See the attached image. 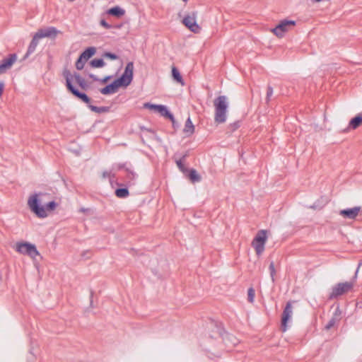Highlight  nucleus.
<instances>
[{
    "instance_id": "nucleus-1",
    "label": "nucleus",
    "mask_w": 362,
    "mask_h": 362,
    "mask_svg": "<svg viewBox=\"0 0 362 362\" xmlns=\"http://www.w3.org/2000/svg\"><path fill=\"white\" fill-rule=\"evenodd\" d=\"M214 121L216 123L222 124L227 119L228 99L226 95H220L214 100Z\"/></svg>"
},
{
    "instance_id": "nucleus-2",
    "label": "nucleus",
    "mask_w": 362,
    "mask_h": 362,
    "mask_svg": "<svg viewBox=\"0 0 362 362\" xmlns=\"http://www.w3.org/2000/svg\"><path fill=\"white\" fill-rule=\"evenodd\" d=\"M28 206L30 211L39 218H45L48 216L45 204H42L40 194H34L29 197Z\"/></svg>"
},
{
    "instance_id": "nucleus-3",
    "label": "nucleus",
    "mask_w": 362,
    "mask_h": 362,
    "mask_svg": "<svg viewBox=\"0 0 362 362\" xmlns=\"http://www.w3.org/2000/svg\"><path fill=\"white\" fill-rule=\"evenodd\" d=\"M15 249L18 253L28 255L33 259H35L37 256L40 255L35 245L30 243L18 242L15 245Z\"/></svg>"
},
{
    "instance_id": "nucleus-4",
    "label": "nucleus",
    "mask_w": 362,
    "mask_h": 362,
    "mask_svg": "<svg viewBox=\"0 0 362 362\" xmlns=\"http://www.w3.org/2000/svg\"><path fill=\"white\" fill-rule=\"evenodd\" d=\"M296 25V21L291 20L281 21L275 28L271 29V32L277 37L281 38L285 33L289 31Z\"/></svg>"
},
{
    "instance_id": "nucleus-5",
    "label": "nucleus",
    "mask_w": 362,
    "mask_h": 362,
    "mask_svg": "<svg viewBox=\"0 0 362 362\" xmlns=\"http://www.w3.org/2000/svg\"><path fill=\"white\" fill-rule=\"evenodd\" d=\"M267 240V231L265 230L258 231L252 243V245L255 248L257 255H262L264 252Z\"/></svg>"
},
{
    "instance_id": "nucleus-6",
    "label": "nucleus",
    "mask_w": 362,
    "mask_h": 362,
    "mask_svg": "<svg viewBox=\"0 0 362 362\" xmlns=\"http://www.w3.org/2000/svg\"><path fill=\"white\" fill-rule=\"evenodd\" d=\"M134 63L132 62H128L124 73L117 78L118 82L120 83L123 87H127L132 81L134 73Z\"/></svg>"
},
{
    "instance_id": "nucleus-7",
    "label": "nucleus",
    "mask_w": 362,
    "mask_h": 362,
    "mask_svg": "<svg viewBox=\"0 0 362 362\" xmlns=\"http://www.w3.org/2000/svg\"><path fill=\"white\" fill-rule=\"evenodd\" d=\"M182 23L194 33H199L201 30L200 26L197 23V13L195 12L187 14L183 18Z\"/></svg>"
},
{
    "instance_id": "nucleus-8",
    "label": "nucleus",
    "mask_w": 362,
    "mask_h": 362,
    "mask_svg": "<svg viewBox=\"0 0 362 362\" xmlns=\"http://www.w3.org/2000/svg\"><path fill=\"white\" fill-rule=\"evenodd\" d=\"M144 107L157 112L161 116L169 118L173 122H174L173 115L168 110L167 107L163 105H154L146 103L144 104Z\"/></svg>"
},
{
    "instance_id": "nucleus-9",
    "label": "nucleus",
    "mask_w": 362,
    "mask_h": 362,
    "mask_svg": "<svg viewBox=\"0 0 362 362\" xmlns=\"http://www.w3.org/2000/svg\"><path fill=\"white\" fill-rule=\"evenodd\" d=\"M354 284L352 282H344L339 283L337 284L335 286L332 288V293H330V298H335L339 296H341L348 291H349L352 287Z\"/></svg>"
},
{
    "instance_id": "nucleus-10",
    "label": "nucleus",
    "mask_w": 362,
    "mask_h": 362,
    "mask_svg": "<svg viewBox=\"0 0 362 362\" xmlns=\"http://www.w3.org/2000/svg\"><path fill=\"white\" fill-rule=\"evenodd\" d=\"M293 315V308L291 302L286 303V307L282 313L281 329L282 332H286L288 329V323L291 322Z\"/></svg>"
},
{
    "instance_id": "nucleus-11",
    "label": "nucleus",
    "mask_w": 362,
    "mask_h": 362,
    "mask_svg": "<svg viewBox=\"0 0 362 362\" xmlns=\"http://www.w3.org/2000/svg\"><path fill=\"white\" fill-rule=\"evenodd\" d=\"M59 33H60V31L58 30L56 28L47 27L38 30L35 34L37 35V37H38L40 39H42L44 37L54 38Z\"/></svg>"
},
{
    "instance_id": "nucleus-12",
    "label": "nucleus",
    "mask_w": 362,
    "mask_h": 362,
    "mask_svg": "<svg viewBox=\"0 0 362 362\" xmlns=\"http://www.w3.org/2000/svg\"><path fill=\"white\" fill-rule=\"evenodd\" d=\"M362 211V207L355 206L353 208L340 210L339 214L344 218L354 219Z\"/></svg>"
},
{
    "instance_id": "nucleus-13",
    "label": "nucleus",
    "mask_w": 362,
    "mask_h": 362,
    "mask_svg": "<svg viewBox=\"0 0 362 362\" xmlns=\"http://www.w3.org/2000/svg\"><path fill=\"white\" fill-rule=\"evenodd\" d=\"M16 60L17 56L15 54H10L8 58L3 59L0 64V74L10 69Z\"/></svg>"
},
{
    "instance_id": "nucleus-14",
    "label": "nucleus",
    "mask_w": 362,
    "mask_h": 362,
    "mask_svg": "<svg viewBox=\"0 0 362 362\" xmlns=\"http://www.w3.org/2000/svg\"><path fill=\"white\" fill-rule=\"evenodd\" d=\"M66 83L67 88L76 97L82 100L86 103H90V98L83 93H80L77 89H76L73 84H71V78L69 76L66 77Z\"/></svg>"
},
{
    "instance_id": "nucleus-15",
    "label": "nucleus",
    "mask_w": 362,
    "mask_h": 362,
    "mask_svg": "<svg viewBox=\"0 0 362 362\" xmlns=\"http://www.w3.org/2000/svg\"><path fill=\"white\" fill-rule=\"evenodd\" d=\"M120 87H123V86L118 82V80L116 79L112 83L106 86L105 88L100 90V93L103 95H109L115 93L117 91L118 88Z\"/></svg>"
},
{
    "instance_id": "nucleus-16",
    "label": "nucleus",
    "mask_w": 362,
    "mask_h": 362,
    "mask_svg": "<svg viewBox=\"0 0 362 362\" xmlns=\"http://www.w3.org/2000/svg\"><path fill=\"white\" fill-rule=\"evenodd\" d=\"M120 87H123V86L118 82V80L116 79L112 83L106 86L105 88L100 90V93L103 95H109L115 93L117 91L118 88Z\"/></svg>"
},
{
    "instance_id": "nucleus-17",
    "label": "nucleus",
    "mask_w": 362,
    "mask_h": 362,
    "mask_svg": "<svg viewBox=\"0 0 362 362\" xmlns=\"http://www.w3.org/2000/svg\"><path fill=\"white\" fill-rule=\"evenodd\" d=\"M66 76H69L71 78V84H72V83L74 82V83H76L77 84H78L82 88H83L84 86L86 85L85 80L81 76H80V75L78 74L71 75L68 73L65 75V78Z\"/></svg>"
},
{
    "instance_id": "nucleus-18",
    "label": "nucleus",
    "mask_w": 362,
    "mask_h": 362,
    "mask_svg": "<svg viewBox=\"0 0 362 362\" xmlns=\"http://www.w3.org/2000/svg\"><path fill=\"white\" fill-rule=\"evenodd\" d=\"M362 124V114H358L355 117L351 119L349 124V128L352 129H357Z\"/></svg>"
},
{
    "instance_id": "nucleus-19",
    "label": "nucleus",
    "mask_w": 362,
    "mask_h": 362,
    "mask_svg": "<svg viewBox=\"0 0 362 362\" xmlns=\"http://www.w3.org/2000/svg\"><path fill=\"white\" fill-rule=\"evenodd\" d=\"M194 132V126L193 125L190 117H188L185 122L183 132L187 136H191Z\"/></svg>"
},
{
    "instance_id": "nucleus-20",
    "label": "nucleus",
    "mask_w": 362,
    "mask_h": 362,
    "mask_svg": "<svg viewBox=\"0 0 362 362\" xmlns=\"http://www.w3.org/2000/svg\"><path fill=\"white\" fill-rule=\"evenodd\" d=\"M107 13L119 18L124 15L125 11L119 6H115L108 9Z\"/></svg>"
},
{
    "instance_id": "nucleus-21",
    "label": "nucleus",
    "mask_w": 362,
    "mask_h": 362,
    "mask_svg": "<svg viewBox=\"0 0 362 362\" xmlns=\"http://www.w3.org/2000/svg\"><path fill=\"white\" fill-rule=\"evenodd\" d=\"M96 52V49L93 47H90L85 49L80 57L86 61H88L90 57H92Z\"/></svg>"
},
{
    "instance_id": "nucleus-22",
    "label": "nucleus",
    "mask_w": 362,
    "mask_h": 362,
    "mask_svg": "<svg viewBox=\"0 0 362 362\" xmlns=\"http://www.w3.org/2000/svg\"><path fill=\"white\" fill-rule=\"evenodd\" d=\"M40 40V39L38 37H37V35L35 34L29 47H28V51L26 53V56H28L35 52Z\"/></svg>"
},
{
    "instance_id": "nucleus-23",
    "label": "nucleus",
    "mask_w": 362,
    "mask_h": 362,
    "mask_svg": "<svg viewBox=\"0 0 362 362\" xmlns=\"http://www.w3.org/2000/svg\"><path fill=\"white\" fill-rule=\"evenodd\" d=\"M172 76L177 82L180 83L182 86L184 85V81L182 80V78L179 72V71L173 66L172 68Z\"/></svg>"
},
{
    "instance_id": "nucleus-24",
    "label": "nucleus",
    "mask_w": 362,
    "mask_h": 362,
    "mask_svg": "<svg viewBox=\"0 0 362 362\" xmlns=\"http://www.w3.org/2000/svg\"><path fill=\"white\" fill-rule=\"evenodd\" d=\"M90 64L93 68H101L105 66V62L103 59H94Z\"/></svg>"
},
{
    "instance_id": "nucleus-25",
    "label": "nucleus",
    "mask_w": 362,
    "mask_h": 362,
    "mask_svg": "<svg viewBox=\"0 0 362 362\" xmlns=\"http://www.w3.org/2000/svg\"><path fill=\"white\" fill-rule=\"evenodd\" d=\"M189 177L192 182H199L201 180L200 175L197 173L195 170H191L189 173Z\"/></svg>"
},
{
    "instance_id": "nucleus-26",
    "label": "nucleus",
    "mask_w": 362,
    "mask_h": 362,
    "mask_svg": "<svg viewBox=\"0 0 362 362\" xmlns=\"http://www.w3.org/2000/svg\"><path fill=\"white\" fill-rule=\"evenodd\" d=\"M115 194L119 198H125L129 195V192L126 188L117 189L115 191Z\"/></svg>"
},
{
    "instance_id": "nucleus-27",
    "label": "nucleus",
    "mask_w": 362,
    "mask_h": 362,
    "mask_svg": "<svg viewBox=\"0 0 362 362\" xmlns=\"http://www.w3.org/2000/svg\"><path fill=\"white\" fill-rule=\"evenodd\" d=\"M86 60H84L83 59H82L81 57H78V60L76 61V68L78 69V70H81L83 69L84 67V65H85V63H86Z\"/></svg>"
},
{
    "instance_id": "nucleus-28",
    "label": "nucleus",
    "mask_w": 362,
    "mask_h": 362,
    "mask_svg": "<svg viewBox=\"0 0 362 362\" xmlns=\"http://www.w3.org/2000/svg\"><path fill=\"white\" fill-rule=\"evenodd\" d=\"M57 204L54 202H49V203L45 204V207L46 209V212L52 211L56 208Z\"/></svg>"
},
{
    "instance_id": "nucleus-29",
    "label": "nucleus",
    "mask_w": 362,
    "mask_h": 362,
    "mask_svg": "<svg viewBox=\"0 0 362 362\" xmlns=\"http://www.w3.org/2000/svg\"><path fill=\"white\" fill-rule=\"evenodd\" d=\"M90 109L95 112H103L107 110V107H96L94 105H89Z\"/></svg>"
},
{
    "instance_id": "nucleus-30",
    "label": "nucleus",
    "mask_w": 362,
    "mask_h": 362,
    "mask_svg": "<svg viewBox=\"0 0 362 362\" xmlns=\"http://www.w3.org/2000/svg\"><path fill=\"white\" fill-rule=\"evenodd\" d=\"M269 269V272H270V276L272 278V282H274V275L276 273L274 262H272L270 263Z\"/></svg>"
},
{
    "instance_id": "nucleus-31",
    "label": "nucleus",
    "mask_w": 362,
    "mask_h": 362,
    "mask_svg": "<svg viewBox=\"0 0 362 362\" xmlns=\"http://www.w3.org/2000/svg\"><path fill=\"white\" fill-rule=\"evenodd\" d=\"M247 296L249 302L253 303L255 299V290L252 288L248 289Z\"/></svg>"
},
{
    "instance_id": "nucleus-32",
    "label": "nucleus",
    "mask_w": 362,
    "mask_h": 362,
    "mask_svg": "<svg viewBox=\"0 0 362 362\" xmlns=\"http://www.w3.org/2000/svg\"><path fill=\"white\" fill-rule=\"evenodd\" d=\"M103 56V57L110 59L111 60H115L118 58V57L115 54L110 52H105Z\"/></svg>"
},
{
    "instance_id": "nucleus-33",
    "label": "nucleus",
    "mask_w": 362,
    "mask_h": 362,
    "mask_svg": "<svg viewBox=\"0 0 362 362\" xmlns=\"http://www.w3.org/2000/svg\"><path fill=\"white\" fill-rule=\"evenodd\" d=\"M336 322H337V318L336 317H332L328 322V323L326 325L325 328L327 329H329L331 327H332L335 325Z\"/></svg>"
},
{
    "instance_id": "nucleus-34",
    "label": "nucleus",
    "mask_w": 362,
    "mask_h": 362,
    "mask_svg": "<svg viewBox=\"0 0 362 362\" xmlns=\"http://www.w3.org/2000/svg\"><path fill=\"white\" fill-rule=\"evenodd\" d=\"M273 95V88L271 86H268L267 92V101L270 100V98Z\"/></svg>"
},
{
    "instance_id": "nucleus-35",
    "label": "nucleus",
    "mask_w": 362,
    "mask_h": 362,
    "mask_svg": "<svg viewBox=\"0 0 362 362\" xmlns=\"http://www.w3.org/2000/svg\"><path fill=\"white\" fill-rule=\"evenodd\" d=\"M100 24L107 29H110L112 28V26L103 19L100 21Z\"/></svg>"
},
{
    "instance_id": "nucleus-36",
    "label": "nucleus",
    "mask_w": 362,
    "mask_h": 362,
    "mask_svg": "<svg viewBox=\"0 0 362 362\" xmlns=\"http://www.w3.org/2000/svg\"><path fill=\"white\" fill-rule=\"evenodd\" d=\"M111 78V76H107L106 77H105L103 79H100V81L102 83H107L110 79Z\"/></svg>"
},
{
    "instance_id": "nucleus-37",
    "label": "nucleus",
    "mask_w": 362,
    "mask_h": 362,
    "mask_svg": "<svg viewBox=\"0 0 362 362\" xmlns=\"http://www.w3.org/2000/svg\"><path fill=\"white\" fill-rule=\"evenodd\" d=\"M88 76L93 81H100V79L96 76H95V75H93L92 74H89Z\"/></svg>"
},
{
    "instance_id": "nucleus-38",
    "label": "nucleus",
    "mask_w": 362,
    "mask_h": 362,
    "mask_svg": "<svg viewBox=\"0 0 362 362\" xmlns=\"http://www.w3.org/2000/svg\"><path fill=\"white\" fill-rule=\"evenodd\" d=\"M4 88V83L0 82V97L1 96Z\"/></svg>"
},
{
    "instance_id": "nucleus-39",
    "label": "nucleus",
    "mask_w": 362,
    "mask_h": 362,
    "mask_svg": "<svg viewBox=\"0 0 362 362\" xmlns=\"http://www.w3.org/2000/svg\"><path fill=\"white\" fill-rule=\"evenodd\" d=\"M177 166L179 167L180 169H182V161L181 160H177Z\"/></svg>"
},
{
    "instance_id": "nucleus-40",
    "label": "nucleus",
    "mask_w": 362,
    "mask_h": 362,
    "mask_svg": "<svg viewBox=\"0 0 362 362\" xmlns=\"http://www.w3.org/2000/svg\"><path fill=\"white\" fill-rule=\"evenodd\" d=\"M231 337L234 339V341H233V344H236L238 343V340L233 336Z\"/></svg>"
},
{
    "instance_id": "nucleus-41",
    "label": "nucleus",
    "mask_w": 362,
    "mask_h": 362,
    "mask_svg": "<svg viewBox=\"0 0 362 362\" xmlns=\"http://www.w3.org/2000/svg\"><path fill=\"white\" fill-rule=\"evenodd\" d=\"M184 2H187L188 0H182Z\"/></svg>"
}]
</instances>
